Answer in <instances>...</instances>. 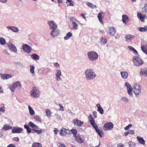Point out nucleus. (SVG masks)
Returning a JSON list of instances; mask_svg holds the SVG:
<instances>
[{
    "instance_id": "obj_1",
    "label": "nucleus",
    "mask_w": 147,
    "mask_h": 147,
    "mask_svg": "<svg viewBox=\"0 0 147 147\" xmlns=\"http://www.w3.org/2000/svg\"><path fill=\"white\" fill-rule=\"evenodd\" d=\"M85 75L86 79L88 80L94 79L96 75L93 69H87L85 71Z\"/></svg>"
},
{
    "instance_id": "obj_2",
    "label": "nucleus",
    "mask_w": 147,
    "mask_h": 147,
    "mask_svg": "<svg viewBox=\"0 0 147 147\" xmlns=\"http://www.w3.org/2000/svg\"><path fill=\"white\" fill-rule=\"evenodd\" d=\"M88 59L91 61H95L98 59V55L95 52L92 51H88L87 53Z\"/></svg>"
},
{
    "instance_id": "obj_3",
    "label": "nucleus",
    "mask_w": 147,
    "mask_h": 147,
    "mask_svg": "<svg viewBox=\"0 0 147 147\" xmlns=\"http://www.w3.org/2000/svg\"><path fill=\"white\" fill-rule=\"evenodd\" d=\"M141 87L138 84H135L132 88V91L135 94L136 96L138 97L141 93Z\"/></svg>"
},
{
    "instance_id": "obj_4",
    "label": "nucleus",
    "mask_w": 147,
    "mask_h": 147,
    "mask_svg": "<svg viewBox=\"0 0 147 147\" xmlns=\"http://www.w3.org/2000/svg\"><path fill=\"white\" fill-rule=\"evenodd\" d=\"M133 61L134 65L137 66H140L144 63L143 61L137 56L133 57Z\"/></svg>"
},
{
    "instance_id": "obj_5",
    "label": "nucleus",
    "mask_w": 147,
    "mask_h": 147,
    "mask_svg": "<svg viewBox=\"0 0 147 147\" xmlns=\"http://www.w3.org/2000/svg\"><path fill=\"white\" fill-rule=\"evenodd\" d=\"M40 94V91L37 88L33 87L30 93L31 96L34 98H38Z\"/></svg>"
},
{
    "instance_id": "obj_6",
    "label": "nucleus",
    "mask_w": 147,
    "mask_h": 147,
    "mask_svg": "<svg viewBox=\"0 0 147 147\" xmlns=\"http://www.w3.org/2000/svg\"><path fill=\"white\" fill-rule=\"evenodd\" d=\"M21 87V85L20 82L19 81H17L13 83L12 86H10L9 88L12 92L15 91V89L17 88L18 90L20 89Z\"/></svg>"
},
{
    "instance_id": "obj_7",
    "label": "nucleus",
    "mask_w": 147,
    "mask_h": 147,
    "mask_svg": "<svg viewBox=\"0 0 147 147\" xmlns=\"http://www.w3.org/2000/svg\"><path fill=\"white\" fill-rule=\"evenodd\" d=\"M22 49L23 51L27 54H29L32 50V47L27 44H24L22 47Z\"/></svg>"
},
{
    "instance_id": "obj_8",
    "label": "nucleus",
    "mask_w": 147,
    "mask_h": 147,
    "mask_svg": "<svg viewBox=\"0 0 147 147\" xmlns=\"http://www.w3.org/2000/svg\"><path fill=\"white\" fill-rule=\"evenodd\" d=\"M113 127V124L110 122L106 123L104 125L103 129L105 131L111 130Z\"/></svg>"
},
{
    "instance_id": "obj_9",
    "label": "nucleus",
    "mask_w": 147,
    "mask_h": 147,
    "mask_svg": "<svg viewBox=\"0 0 147 147\" xmlns=\"http://www.w3.org/2000/svg\"><path fill=\"white\" fill-rule=\"evenodd\" d=\"M60 33V30L57 28L55 29L51 30L50 33L51 36L53 37L58 36Z\"/></svg>"
},
{
    "instance_id": "obj_10",
    "label": "nucleus",
    "mask_w": 147,
    "mask_h": 147,
    "mask_svg": "<svg viewBox=\"0 0 147 147\" xmlns=\"http://www.w3.org/2000/svg\"><path fill=\"white\" fill-rule=\"evenodd\" d=\"M47 23L49 26L50 30H52L57 28V25L56 23L53 21H49Z\"/></svg>"
},
{
    "instance_id": "obj_11",
    "label": "nucleus",
    "mask_w": 147,
    "mask_h": 147,
    "mask_svg": "<svg viewBox=\"0 0 147 147\" xmlns=\"http://www.w3.org/2000/svg\"><path fill=\"white\" fill-rule=\"evenodd\" d=\"M125 86L127 87L128 93L129 95L132 97L133 96L132 92V88L131 85L128 82H126L125 84Z\"/></svg>"
},
{
    "instance_id": "obj_12",
    "label": "nucleus",
    "mask_w": 147,
    "mask_h": 147,
    "mask_svg": "<svg viewBox=\"0 0 147 147\" xmlns=\"http://www.w3.org/2000/svg\"><path fill=\"white\" fill-rule=\"evenodd\" d=\"M55 80L57 81H59L62 80L60 76L62 75L61 71L59 69H57L55 72Z\"/></svg>"
},
{
    "instance_id": "obj_13",
    "label": "nucleus",
    "mask_w": 147,
    "mask_h": 147,
    "mask_svg": "<svg viewBox=\"0 0 147 147\" xmlns=\"http://www.w3.org/2000/svg\"><path fill=\"white\" fill-rule=\"evenodd\" d=\"M23 131V129L21 127H15L12 129L11 132L13 133H20Z\"/></svg>"
},
{
    "instance_id": "obj_14",
    "label": "nucleus",
    "mask_w": 147,
    "mask_h": 147,
    "mask_svg": "<svg viewBox=\"0 0 147 147\" xmlns=\"http://www.w3.org/2000/svg\"><path fill=\"white\" fill-rule=\"evenodd\" d=\"M135 36L134 35L130 34L126 35L125 36V40L127 42H130L131 41V40L133 39Z\"/></svg>"
},
{
    "instance_id": "obj_15",
    "label": "nucleus",
    "mask_w": 147,
    "mask_h": 147,
    "mask_svg": "<svg viewBox=\"0 0 147 147\" xmlns=\"http://www.w3.org/2000/svg\"><path fill=\"white\" fill-rule=\"evenodd\" d=\"M70 133V130L69 129L62 128L60 131L59 134L61 136H63L67 134H69Z\"/></svg>"
},
{
    "instance_id": "obj_16",
    "label": "nucleus",
    "mask_w": 147,
    "mask_h": 147,
    "mask_svg": "<svg viewBox=\"0 0 147 147\" xmlns=\"http://www.w3.org/2000/svg\"><path fill=\"white\" fill-rule=\"evenodd\" d=\"M73 122L75 125L78 127L81 126L83 123V121H81L77 119H74L73 121Z\"/></svg>"
},
{
    "instance_id": "obj_17",
    "label": "nucleus",
    "mask_w": 147,
    "mask_h": 147,
    "mask_svg": "<svg viewBox=\"0 0 147 147\" xmlns=\"http://www.w3.org/2000/svg\"><path fill=\"white\" fill-rule=\"evenodd\" d=\"M6 28L8 31H9V30H10L13 32H17L19 31L18 28L16 26H7Z\"/></svg>"
},
{
    "instance_id": "obj_18",
    "label": "nucleus",
    "mask_w": 147,
    "mask_h": 147,
    "mask_svg": "<svg viewBox=\"0 0 147 147\" xmlns=\"http://www.w3.org/2000/svg\"><path fill=\"white\" fill-rule=\"evenodd\" d=\"M8 47L12 51L16 53L17 52V49L16 47L12 43L9 44L8 45Z\"/></svg>"
},
{
    "instance_id": "obj_19",
    "label": "nucleus",
    "mask_w": 147,
    "mask_h": 147,
    "mask_svg": "<svg viewBox=\"0 0 147 147\" xmlns=\"http://www.w3.org/2000/svg\"><path fill=\"white\" fill-rule=\"evenodd\" d=\"M83 137L82 135H79V134L75 137V140L80 144L84 142V140L82 138Z\"/></svg>"
},
{
    "instance_id": "obj_20",
    "label": "nucleus",
    "mask_w": 147,
    "mask_h": 147,
    "mask_svg": "<svg viewBox=\"0 0 147 147\" xmlns=\"http://www.w3.org/2000/svg\"><path fill=\"white\" fill-rule=\"evenodd\" d=\"M109 33L112 36H114L115 33V28L113 27H110L108 28Z\"/></svg>"
},
{
    "instance_id": "obj_21",
    "label": "nucleus",
    "mask_w": 147,
    "mask_h": 147,
    "mask_svg": "<svg viewBox=\"0 0 147 147\" xmlns=\"http://www.w3.org/2000/svg\"><path fill=\"white\" fill-rule=\"evenodd\" d=\"M96 106L97 107V111H98L101 114L104 113V110L102 108L100 103H98L96 104Z\"/></svg>"
},
{
    "instance_id": "obj_22",
    "label": "nucleus",
    "mask_w": 147,
    "mask_h": 147,
    "mask_svg": "<svg viewBox=\"0 0 147 147\" xmlns=\"http://www.w3.org/2000/svg\"><path fill=\"white\" fill-rule=\"evenodd\" d=\"M140 74L141 75H144L147 77V68H141L140 71Z\"/></svg>"
},
{
    "instance_id": "obj_23",
    "label": "nucleus",
    "mask_w": 147,
    "mask_h": 147,
    "mask_svg": "<svg viewBox=\"0 0 147 147\" xmlns=\"http://www.w3.org/2000/svg\"><path fill=\"white\" fill-rule=\"evenodd\" d=\"M120 74L123 79H126L128 78V75L127 71H121Z\"/></svg>"
},
{
    "instance_id": "obj_24",
    "label": "nucleus",
    "mask_w": 147,
    "mask_h": 147,
    "mask_svg": "<svg viewBox=\"0 0 147 147\" xmlns=\"http://www.w3.org/2000/svg\"><path fill=\"white\" fill-rule=\"evenodd\" d=\"M28 125L31 127L32 129H38L39 127L34 124L32 122H29L28 123Z\"/></svg>"
},
{
    "instance_id": "obj_25",
    "label": "nucleus",
    "mask_w": 147,
    "mask_h": 147,
    "mask_svg": "<svg viewBox=\"0 0 147 147\" xmlns=\"http://www.w3.org/2000/svg\"><path fill=\"white\" fill-rule=\"evenodd\" d=\"M11 75L9 74H2L1 77L3 80H7L11 77Z\"/></svg>"
},
{
    "instance_id": "obj_26",
    "label": "nucleus",
    "mask_w": 147,
    "mask_h": 147,
    "mask_svg": "<svg viewBox=\"0 0 147 147\" xmlns=\"http://www.w3.org/2000/svg\"><path fill=\"white\" fill-rule=\"evenodd\" d=\"M137 138L139 143L142 145H144L145 144V140L142 137L138 136L137 137Z\"/></svg>"
},
{
    "instance_id": "obj_27",
    "label": "nucleus",
    "mask_w": 147,
    "mask_h": 147,
    "mask_svg": "<svg viewBox=\"0 0 147 147\" xmlns=\"http://www.w3.org/2000/svg\"><path fill=\"white\" fill-rule=\"evenodd\" d=\"M12 128V127L9 124H5L4 125L2 129L3 130L6 131L9 129H11Z\"/></svg>"
},
{
    "instance_id": "obj_28",
    "label": "nucleus",
    "mask_w": 147,
    "mask_h": 147,
    "mask_svg": "<svg viewBox=\"0 0 147 147\" xmlns=\"http://www.w3.org/2000/svg\"><path fill=\"white\" fill-rule=\"evenodd\" d=\"M146 16L145 15L143 16L141 13H138L137 14V17L142 22L144 21L145 17Z\"/></svg>"
},
{
    "instance_id": "obj_29",
    "label": "nucleus",
    "mask_w": 147,
    "mask_h": 147,
    "mask_svg": "<svg viewBox=\"0 0 147 147\" xmlns=\"http://www.w3.org/2000/svg\"><path fill=\"white\" fill-rule=\"evenodd\" d=\"M30 57L34 60H38L40 59L39 56L37 54L34 53L30 55Z\"/></svg>"
},
{
    "instance_id": "obj_30",
    "label": "nucleus",
    "mask_w": 147,
    "mask_h": 147,
    "mask_svg": "<svg viewBox=\"0 0 147 147\" xmlns=\"http://www.w3.org/2000/svg\"><path fill=\"white\" fill-rule=\"evenodd\" d=\"M141 48L143 52L147 55V45H141Z\"/></svg>"
},
{
    "instance_id": "obj_31",
    "label": "nucleus",
    "mask_w": 147,
    "mask_h": 147,
    "mask_svg": "<svg viewBox=\"0 0 147 147\" xmlns=\"http://www.w3.org/2000/svg\"><path fill=\"white\" fill-rule=\"evenodd\" d=\"M103 14V13L102 12H100L99 13L98 16V18L100 22L102 24H103L102 17V15Z\"/></svg>"
},
{
    "instance_id": "obj_32",
    "label": "nucleus",
    "mask_w": 147,
    "mask_h": 147,
    "mask_svg": "<svg viewBox=\"0 0 147 147\" xmlns=\"http://www.w3.org/2000/svg\"><path fill=\"white\" fill-rule=\"evenodd\" d=\"M66 3L68 6H74V2L71 0H66Z\"/></svg>"
},
{
    "instance_id": "obj_33",
    "label": "nucleus",
    "mask_w": 147,
    "mask_h": 147,
    "mask_svg": "<svg viewBox=\"0 0 147 147\" xmlns=\"http://www.w3.org/2000/svg\"><path fill=\"white\" fill-rule=\"evenodd\" d=\"M138 30L140 32L147 31V26H145L144 27L138 28Z\"/></svg>"
},
{
    "instance_id": "obj_34",
    "label": "nucleus",
    "mask_w": 147,
    "mask_h": 147,
    "mask_svg": "<svg viewBox=\"0 0 147 147\" xmlns=\"http://www.w3.org/2000/svg\"><path fill=\"white\" fill-rule=\"evenodd\" d=\"M107 41V39L104 37H102L100 40V42L101 44L102 45H105Z\"/></svg>"
},
{
    "instance_id": "obj_35",
    "label": "nucleus",
    "mask_w": 147,
    "mask_h": 147,
    "mask_svg": "<svg viewBox=\"0 0 147 147\" xmlns=\"http://www.w3.org/2000/svg\"><path fill=\"white\" fill-rule=\"evenodd\" d=\"M6 43L5 39L3 37H0V44L3 45L5 44Z\"/></svg>"
},
{
    "instance_id": "obj_36",
    "label": "nucleus",
    "mask_w": 147,
    "mask_h": 147,
    "mask_svg": "<svg viewBox=\"0 0 147 147\" xmlns=\"http://www.w3.org/2000/svg\"><path fill=\"white\" fill-rule=\"evenodd\" d=\"M88 118L89 119V122L90 124L95 122L94 119V118L91 115H89L88 117Z\"/></svg>"
},
{
    "instance_id": "obj_37",
    "label": "nucleus",
    "mask_w": 147,
    "mask_h": 147,
    "mask_svg": "<svg viewBox=\"0 0 147 147\" xmlns=\"http://www.w3.org/2000/svg\"><path fill=\"white\" fill-rule=\"evenodd\" d=\"M28 107L30 114L32 115H34L35 114L34 110L30 106L28 105Z\"/></svg>"
},
{
    "instance_id": "obj_38",
    "label": "nucleus",
    "mask_w": 147,
    "mask_h": 147,
    "mask_svg": "<svg viewBox=\"0 0 147 147\" xmlns=\"http://www.w3.org/2000/svg\"><path fill=\"white\" fill-rule=\"evenodd\" d=\"M72 36V34L71 32H68L66 36L64 37V39L65 40H67Z\"/></svg>"
},
{
    "instance_id": "obj_39",
    "label": "nucleus",
    "mask_w": 147,
    "mask_h": 147,
    "mask_svg": "<svg viewBox=\"0 0 147 147\" xmlns=\"http://www.w3.org/2000/svg\"><path fill=\"white\" fill-rule=\"evenodd\" d=\"M87 5L88 7L92 9H94L96 7V5H94L92 3L89 2L87 3Z\"/></svg>"
},
{
    "instance_id": "obj_40",
    "label": "nucleus",
    "mask_w": 147,
    "mask_h": 147,
    "mask_svg": "<svg viewBox=\"0 0 147 147\" xmlns=\"http://www.w3.org/2000/svg\"><path fill=\"white\" fill-rule=\"evenodd\" d=\"M71 132L72 134L73 135L74 137H75L77 136V131L76 129H72L70 130V132Z\"/></svg>"
},
{
    "instance_id": "obj_41",
    "label": "nucleus",
    "mask_w": 147,
    "mask_h": 147,
    "mask_svg": "<svg viewBox=\"0 0 147 147\" xmlns=\"http://www.w3.org/2000/svg\"><path fill=\"white\" fill-rule=\"evenodd\" d=\"M32 147H42V146L40 143L35 142L32 144Z\"/></svg>"
},
{
    "instance_id": "obj_42",
    "label": "nucleus",
    "mask_w": 147,
    "mask_h": 147,
    "mask_svg": "<svg viewBox=\"0 0 147 147\" xmlns=\"http://www.w3.org/2000/svg\"><path fill=\"white\" fill-rule=\"evenodd\" d=\"M73 28L74 30H77L78 28V25L77 23L76 22H73Z\"/></svg>"
},
{
    "instance_id": "obj_43",
    "label": "nucleus",
    "mask_w": 147,
    "mask_h": 147,
    "mask_svg": "<svg viewBox=\"0 0 147 147\" xmlns=\"http://www.w3.org/2000/svg\"><path fill=\"white\" fill-rule=\"evenodd\" d=\"M128 47L135 53L137 54L138 53L137 51L133 47L130 46H128Z\"/></svg>"
},
{
    "instance_id": "obj_44",
    "label": "nucleus",
    "mask_w": 147,
    "mask_h": 147,
    "mask_svg": "<svg viewBox=\"0 0 147 147\" xmlns=\"http://www.w3.org/2000/svg\"><path fill=\"white\" fill-rule=\"evenodd\" d=\"M96 131L98 133L99 136L100 138L102 137V131H100V130L98 128L97 129H95Z\"/></svg>"
},
{
    "instance_id": "obj_45",
    "label": "nucleus",
    "mask_w": 147,
    "mask_h": 147,
    "mask_svg": "<svg viewBox=\"0 0 147 147\" xmlns=\"http://www.w3.org/2000/svg\"><path fill=\"white\" fill-rule=\"evenodd\" d=\"M34 118L38 121L40 123L41 122V118L38 115H35L34 117Z\"/></svg>"
},
{
    "instance_id": "obj_46",
    "label": "nucleus",
    "mask_w": 147,
    "mask_h": 147,
    "mask_svg": "<svg viewBox=\"0 0 147 147\" xmlns=\"http://www.w3.org/2000/svg\"><path fill=\"white\" fill-rule=\"evenodd\" d=\"M5 108L3 106L0 108V115H1L3 113H5Z\"/></svg>"
},
{
    "instance_id": "obj_47",
    "label": "nucleus",
    "mask_w": 147,
    "mask_h": 147,
    "mask_svg": "<svg viewBox=\"0 0 147 147\" xmlns=\"http://www.w3.org/2000/svg\"><path fill=\"white\" fill-rule=\"evenodd\" d=\"M122 21L123 23H126L127 20V16L125 15H123L122 17Z\"/></svg>"
},
{
    "instance_id": "obj_48",
    "label": "nucleus",
    "mask_w": 147,
    "mask_h": 147,
    "mask_svg": "<svg viewBox=\"0 0 147 147\" xmlns=\"http://www.w3.org/2000/svg\"><path fill=\"white\" fill-rule=\"evenodd\" d=\"M142 11L145 13L147 12V3L145 4V6L142 8Z\"/></svg>"
},
{
    "instance_id": "obj_49",
    "label": "nucleus",
    "mask_w": 147,
    "mask_h": 147,
    "mask_svg": "<svg viewBox=\"0 0 147 147\" xmlns=\"http://www.w3.org/2000/svg\"><path fill=\"white\" fill-rule=\"evenodd\" d=\"M45 111L47 116L49 117H50L52 113L48 109H46Z\"/></svg>"
},
{
    "instance_id": "obj_50",
    "label": "nucleus",
    "mask_w": 147,
    "mask_h": 147,
    "mask_svg": "<svg viewBox=\"0 0 147 147\" xmlns=\"http://www.w3.org/2000/svg\"><path fill=\"white\" fill-rule=\"evenodd\" d=\"M34 67L33 65H30V72L32 74H33L34 73Z\"/></svg>"
},
{
    "instance_id": "obj_51",
    "label": "nucleus",
    "mask_w": 147,
    "mask_h": 147,
    "mask_svg": "<svg viewBox=\"0 0 147 147\" xmlns=\"http://www.w3.org/2000/svg\"><path fill=\"white\" fill-rule=\"evenodd\" d=\"M32 130L34 131L35 133H37L38 134H41L42 131V130L41 129L38 130L35 129H32Z\"/></svg>"
},
{
    "instance_id": "obj_52",
    "label": "nucleus",
    "mask_w": 147,
    "mask_h": 147,
    "mask_svg": "<svg viewBox=\"0 0 147 147\" xmlns=\"http://www.w3.org/2000/svg\"><path fill=\"white\" fill-rule=\"evenodd\" d=\"M90 124L94 128L95 130L96 129H97V128H98L97 125L95 123V122L92 123H91Z\"/></svg>"
},
{
    "instance_id": "obj_53",
    "label": "nucleus",
    "mask_w": 147,
    "mask_h": 147,
    "mask_svg": "<svg viewBox=\"0 0 147 147\" xmlns=\"http://www.w3.org/2000/svg\"><path fill=\"white\" fill-rule=\"evenodd\" d=\"M58 105L59 106L60 108L59 109V110L61 111H63L64 110V107L61 104H58Z\"/></svg>"
},
{
    "instance_id": "obj_54",
    "label": "nucleus",
    "mask_w": 147,
    "mask_h": 147,
    "mask_svg": "<svg viewBox=\"0 0 147 147\" xmlns=\"http://www.w3.org/2000/svg\"><path fill=\"white\" fill-rule=\"evenodd\" d=\"M70 19L72 21V23L73 22H78V21L74 17H71L70 18Z\"/></svg>"
},
{
    "instance_id": "obj_55",
    "label": "nucleus",
    "mask_w": 147,
    "mask_h": 147,
    "mask_svg": "<svg viewBox=\"0 0 147 147\" xmlns=\"http://www.w3.org/2000/svg\"><path fill=\"white\" fill-rule=\"evenodd\" d=\"M121 100L124 101L125 102H128L129 101L128 99L125 97H123L121 98Z\"/></svg>"
},
{
    "instance_id": "obj_56",
    "label": "nucleus",
    "mask_w": 147,
    "mask_h": 147,
    "mask_svg": "<svg viewBox=\"0 0 147 147\" xmlns=\"http://www.w3.org/2000/svg\"><path fill=\"white\" fill-rule=\"evenodd\" d=\"M132 125L131 124L128 125L125 127L124 128V129L125 130H127L129 129L130 127H132Z\"/></svg>"
},
{
    "instance_id": "obj_57",
    "label": "nucleus",
    "mask_w": 147,
    "mask_h": 147,
    "mask_svg": "<svg viewBox=\"0 0 147 147\" xmlns=\"http://www.w3.org/2000/svg\"><path fill=\"white\" fill-rule=\"evenodd\" d=\"M129 134H130L132 135H133L134 134L135 132L134 130H130L128 131Z\"/></svg>"
},
{
    "instance_id": "obj_58",
    "label": "nucleus",
    "mask_w": 147,
    "mask_h": 147,
    "mask_svg": "<svg viewBox=\"0 0 147 147\" xmlns=\"http://www.w3.org/2000/svg\"><path fill=\"white\" fill-rule=\"evenodd\" d=\"M55 115L56 116L57 119L58 120H60L62 119L61 116L59 115L58 114H55Z\"/></svg>"
},
{
    "instance_id": "obj_59",
    "label": "nucleus",
    "mask_w": 147,
    "mask_h": 147,
    "mask_svg": "<svg viewBox=\"0 0 147 147\" xmlns=\"http://www.w3.org/2000/svg\"><path fill=\"white\" fill-rule=\"evenodd\" d=\"M129 147H133L134 146V143L131 142H129Z\"/></svg>"
},
{
    "instance_id": "obj_60",
    "label": "nucleus",
    "mask_w": 147,
    "mask_h": 147,
    "mask_svg": "<svg viewBox=\"0 0 147 147\" xmlns=\"http://www.w3.org/2000/svg\"><path fill=\"white\" fill-rule=\"evenodd\" d=\"M7 147H16V145L14 144H11L9 145Z\"/></svg>"
},
{
    "instance_id": "obj_61",
    "label": "nucleus",
    "mask_w": 147,
    "mask_h": 147,
    "mask_svg": "<svg viewBox=\"0 0 147 147\" xmlns=\"http://www.w3.org/2000/svg\"><path fill=\"white\" fill-rule=\"evenodd\" d=\"M13 140L14 141L18 142L19 140V139L18 137H16L13 138Z\"/></svg>"
},
{
    "instance_id": "obj_62",
    "label": "nucleus",
    "mask_w": 147,
    "mask_h": 147,
    "mask_svg": "<svg viewBox=\"0 0 147 147\" xmlns=\"http://www.w3.org/2000/svg\"><path fill=\"white\" fill-rule=\"evenodd\" d=\"M32 130V129H31L30 128V127L26 129L27 132L28 133L32 132V133H33V132H32L31 131Z\"/></svg>"
},
{
    "instance_id": "obj_63",
    "label": "nucleus",
    "mask_w": 147,
    "mask_h": 147,
    "mask_svg": "<svg viewBox=\"0 0 147 147\" xmlns=\"http://www.w3.org/2000/svg\"><path fill=\"white\" fill-rule=\"evenodd\" d=\"M93 114L95 118H96L97 116V113L96 111L93 112Z\"/></svg>"
},
{
    "instance_id": "obj_64",
    "label": "nucleus",
    "mask_w": 147,
    "mask_h": 147,
    "mask_svg": "<svg viewBox=\"0 0 147 147\" xmlns=\"http://www.w3.org/2000/svg\"><path fill=\"white\" fill-rule=\"evenodd\" d=\"M15 64L17 65H18L19 66H21L23 65V64L21 63L18 62H16Z\"/></svg>"
}]
</instances>
